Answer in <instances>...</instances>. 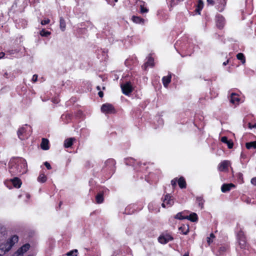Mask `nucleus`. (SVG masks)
<instances>
[{
	"label": "nucleus",
	"mask_w": 256,
	"mask_h": 256,
	"mask_svg": "<svg viewBox=\"0 0 256 256\" xmlns=\"http://www.w3.org/2000/svg\"><path fill=\"white\" fill-rule=\"evenodd\" d=\"M26 162L25 160L20 158L16 160L14 164L10 168V172L12 175H21L26 172Z\"/></svg>",
	"instance_id": "f257e3e1"
},
{
	"label": "nucleus",
	"mask_w": 256,
	"mask_h": 256,
	"mask_svg": "<svg viewBox=\"0 0 256 256\" xmlns=\"http://www.w3.org/2000/svg\"><path fill=\"white\" fill-rule=\"evenodd\" d=\"M18 238L16 236H12L6 244L0 246V256L8 252L12 246L18 242Z\"/></svg>",
	"instance_id": "f03ea898"
},
{
	"label": "nucleus",
	"mask_w": 256,
	"mask_h": 256,
	"mask_svg": "<svg viewBox=\"0 0 256 256\" xmlns=\"http://www.w3.org/2000/svg\"><path fill=\"white\" fill-rule=\"evenodd\" d=\"M32 134L31 127L27 124L20 127L17 132L18 138L21 140H24L30 137Z\"/></svg>",
	"instance_id": "7ed1b4c3"
},
{
	"label": "nucleus",
	"mask_w": 256,
	"mask_h": 256,
	"mask_svg": "<svg viewBox=\"0 0 256 256\" xmlns=\"http://www.w3.org/2000/svg\"><path fill=\"white\" fill-rule=\"evenodd\" d=\"M101 111L105 114H112L116 112L114 106L110 104L106 103L103 104L101 106Z\"/></svg>",
	"instance_id": "20e7f679"
},
{
	"label": "nucleus",
	"mask_w": 256,
	"mask_h": 256,
	"mask_svg": "<svg viewBox=\"0 0 256 256\" xmlns=\"http://www.w3.org/2000/svg\"><path fill=\"white\" fill-rule=\"evenodd\" d=\"M239 245L242 249H246L247 247L246 238L242 232H240L238 234Z\"/></svg>",
	"instance_id": "39448f33"
},
{
	"label": "nucleus",
	"mask_w": 256,
	"mask_h": 256,
	"mask_svg": "<svg viewBox=\"0 0 256 256\" xmlns=\"http://www.w3.org/2000/svg\"><path fill=\"white\" fill-rule=\"evenodd\" d=\"M120 86L123 94L125 95H128L133 90L130 82H126L124 84H122Z\"/></svg>",
	"instance_id": "423d86ee"
},
{
	"label": "nucleus",
	"mask_w": 256,
	"mask_h": 256,
	"mask_svg": "<svg viewBox=\"0 0 256 256\" xmlns=\"http://www.w3.org/2000/svg\"><path fill=\"white\" fill-rule=\"evenodd\" d=\"M230 162L228 160H224L218 166V170L220 172H226L228 170V167L230 166Z\"/></svg>",
	"instance_id": "0eeeda50"
},
{
	"label": "nucleus",
	"mask_w": 256,
	"mask_h": 256,
	"mask_svg": "<svg viewBox=\"0 0 256 256\" xmlns=\"http://www.w3.org/2000/svg\"><path fill=\"white\" fill-rule=\"evenodd\" d=\"M174 201L171 198V196L169 194H166L165 196L164 199L163 200V203L162 206L163 208L169 207L173 205Z\"/></svg>",
	"instance_id": "6e6552de"
},
{
	"label": "nucleus",
	"mask_w": 256,
	"mask_h": 256,
	"mask_svg": "<svg viewBox=\"0 0 256 256\" xmlns=\"http://www.w3.org/2000/svg\"><path fill=\"white\" fill-rule=\"evenodd\" d=\"M30 245L28 244H26L22 246L21 248H18L15 253L16 256H22L24 253L26 252L30 248Z\"/></svg>",
	"instance_id": "1a4fd4ad"
},
{
	"label": "nucleus",
	"mask_w": 256,
	"mask_h": 256,
	"mask_svg": "<svg viewBox=\"0 0 256 256\" xmlns=\"http://www.w3.org/2000/svg\"><path fill=\"white\" fill-rule=\"evenodd\" d=\"M216 24L219 28H222L225 24L224 18L220 14H218L216 18Z\"/></svg>",
	"instance_id": "9d476101"
},
{
	"label": "nucleus",
	"mask_w": 256,
	"mask_h": 256,
	"mask_svg": "<svg viewBox=\"0 0 256 256\" xmlns=\"http://www.w3.org/2000/svg\"><path fill=\"white\" fill-rule=\"evenodd\" d=\"M173 239L170 235L160 236L158 238V242L162 244H166Z\"/></svg>",
	"instance_id": "9b49d317"
},
{
	"label": "nucleus",
	"mask_w": 256,
	"mask_h": 256,
	"mask_svg": "<svg viewBox=\"0 0 256 256\" xmlns=\"http://www.w3.org/2000/svg\"><path fill=\"white\" fill-rule=\"evenodd\" d=\"M227 0H218V4L216 6V9L220 12H222L224 10Z\"/></svg>",
	"instance_id": "f8f14e48"
},
{
	"label": "nucleus",
	"mask_w": 256,
	"mask_h": 256,
	"mask_svg": "<svg viewBox=\"0 0 256 256\" xmlns=\"http://www.w3.org/2000/svg\"><path fill=\"white\" fill-rule=\"evenodd\" d=\"M230 102L234 104H238L240 102V98L238 94L232 93L230 95Z\"/></svg>",
	"instance_id": "ddd939ff"
},
{
	"label": "nucleus",
	"mask_w": 256,
	"mask_h": 256,
	"mask_svg": "<svg viewBox=\"0 0 256 256\" xmlns=\"http://www.w3.org/2000/svg\"><path fill=\"white\" fill-rule=\"evenodd\" d=\"M234 188H235V186L232 184H224L221 187V190L222 192H226Z\"/></svg>",
	"instance_id": "4468645a"
},
{
	"label": "nucleus",
	"mask_w": 256,
	"mask_h": 256,
	"mask_svg": "<svg viewBox=\"0 0 256 256\" xmlns=\"http://www.w3.org/2000/svg\"><path fill=\"white\" fill-rule=\"evenodd\" d=\"M154 66V59L151 56H149L147 58V61L144 64V68L146 70L147 67H152Z\"/></svg>",
	"instance_id": "2eb2a0df"
},
{
	"label": "nucleus",
	"mask_w": 256,
	"mask_h": 256,
	"mask_svg": "<svg viewBox=\"0 0 256 256\" xmlns=\"http://www.w3.org/2000/svg\"><path fill=\"white\" fill-rule=\"evenodd\" d=\"M76 140L75 138H68L64 141V146L66 148H70L73 144L74 141Z\"/></svg>",
	"instance_id": "dca6fc26"
},
{
	"label": "nucleus",
	"mask_w": 256,
	"mask_h": 256,
	"mask_svg": "<svg viewBox=\"0 0 256 256\" xmlns=\"http://www.w3.org/2000/svg\"><path fill=\"white\" fill-rule=\"evenodd\" d=\"M221 141L227 144L229 148H232L233 147L234 143L232 140H228L227 137L222 136L221 138Z\"/></svg>",
	"instance_id": "f3484780"
},
{
	"label": "nucleus",
	"mask_w": 256,
	"mask_h": 256,
	"mask_svg": "<svg viewBox=\"0 0 256 256\" xmlns=\"http://www.w3.org/2000/svg\"><path fill=\"white\" fill-rule=\"evenodd\" d=\"M171 78V74H169V75H168V76H165L162 78V81L164 87L166 88L168 84L170 82Z\"/></svg>",
	"instance_id": "a211bd4d"
},
{
	"label": "nucleus",
	"mask_w": 256,
	"mask_h": 256,
	"mask_svg": "<svg viewBox=\"0 0 256 256\" xmlns=\"http://www.w3.org/2000/svg\"><path fill=\"white\" fill-rule=\"evenodd\" d=\"M41 148L43 150H48L49 149V142L46 138H42L41 143Z\"/></svg>",
	"instance_id": "6ab92c4d"
},
{
	"label": "nucleus",
	"mask_w": 256,
	"mask_h": 256,
	"mask_svg": "<svg viewBox=\"0 0 256 256\" xmlns=\"http://www.w3.org/2000/svg\"><path fill=\"white\" fill-rule=\"evenodd\" d=\"M186 218L192 222H196L198 220V217L196 213L193 212L186 216Z\"/></svg>",
	"instance_id": "aec40b11"
},
{
	"label": "nucleus",
	"mask_w": 256,
	"mask_h": 256,
	"mask_svg": "<svg viewBox=\"0 0 256 256\" xmlns=\"http://www.w3.org/2000/svg\"><path fill=\"white\" fill-rule=\"evenodd\" d=\"M6 234V228L0 224V240H3Z\"/></svg>",
	"instance_id": "412c9836"
},
{
	"label": "nucleus",
	"mask_w": 256,
	"mask_h": 256,
	"mask_svg": "<svg viewBox=\"0 0 256 256\" xmlns=\"http://www.w3.org/2000/svg\"><path fill=\"white\" fill-rule=\"evenodd\" d=\"M132 20L136 24H144V20L137 16H133Z\"/></svg>",
	"instance_id": "4be33fe9"
},
{
	"label": "nucleus",
	"mask_w": 256,
	"mask_h": 256,
	"mask_svg": "<svg viewBox=\"0 0 256 256\" xmlns=\"http://www.w3.org/2000/svg\"><path fill=\"white\" fill-rule=\"evenodd\" d=\"M12 183L15 188H19L22 185V182L18 178H14L12 180Z\"/></svg>",
	"instance_id": "5701e85b"
},
{
	"label": "nucleus",
	"mask_w": 256,
	"mask_h": 256,
	"mask_svg": "<svg viewBox=\"0 0 256 256\" xmlns=\"http://www.w3.org/2000/svg\"><path fill=\"white\" fill-rule=\"evenodd\" d=\"M178 184L181 188H186V182L183 177H180L178 180Z\"/></svg>",
	"instance_id": "b1692460"
},
{
	"label": "nucleus",
	"mask_w": 256,
	"mask_h": 256,
	"mask_svg": "<svg viewBox=\"0 0 256 256\" xmlns=\"http://www.w3.org/2000/svg\"><path fill=\"white\" fill-rule=\"evenodd\" d=\"M66 24L65 20L62 17H60V29L62 31H64L66 30Z\"/></svg>",
	"instance_id": "393cba45"
},
{
	"label": "nucleus",
	"mask_w": 256,
	"mask_h": 256,
	"mask_svg": "<svg viewBox=\"0 0 256 256\" xmlns=\"http://www.w3.org/2000/svg\"><path fill=\"white\" fill-rule=\"evenodd\" d=\"M204 6V3L202 0H198V4L196 5V11L198 14H200V12Z\"/></svg>",
	"instance_id": "a878e982"
},
{
	"label": "nucleus",
	"mask_w": 256,
	"mask_h": 256,
	"mask_svg": "<svg viewBox=\"0 0 256 256\" xmlns=\"http://www.w3.org/2000/svg\"><path fill=\"white\" fill-rule=\"evenodd\" d=\"M246 148L250 150L252 148H256V141L250 142H246Z\"/></svg>",
	"instance_id": "bb28decb"
},
{
	"label": "nucleus",
	"mask_w": 256,
	"mask_h": 256,
	"mask_svg": "<svg viewBox=\"0 0 256 256\" xmlns=\"http://www.w3.org/2000/svg\"><path fill=\"white\" fill-rule=\"evenodd\" d=\"M96 201L98 204H101L103 202L104 197L102 193H98L96 197Z\"/></svg>",
	"instance_id": "cd10ccee"
},
{
	"label": "nucleus",
	"mask_w": 256,
	"mask_h": 256,
	"mask_svg": "<svg viewBox=\"0 0 256 256\" xmlns=\"http://www.w3.org/2000/svg\"><path fill=\"white\" fill-rule=\"evenodd\" d=\"M204 200L200 196L196 198V202L198 204V206L201 209L204 208Z\"/></svg>",
	"instance_id": "c85d7f7f"
},
{
	"label": "nucleus",
	"mask_w": 256,
	"mask_h": 256,
	"mask_svg": "<svg viewBox=\"0 0 256 256\" xmlns=\"http://www.w3.org/2000/svg\"><path fill=\"white\" fill-rule=\"evenodd\" d=\"M236 58L238 60H240L242 64L246 62V58L244 54L242 53H238L236 55Z\"/></svg>",
	"instance_id": "c756f323"
},
{
	"label": "nucleus",
	"mask_w": 256,
	"mask_h": 256,
	"mask_svg": "<svg viewBox=\"0 0 256 256\" xmlns=\"http://www.w3.org/2000/svg\"><path fill=\"white\" fill-rule=\"evenodd\" d=\"M38 180L40 182H44L46 180V177L44 174L41 173L38 178Z\"/></svg>",
	"instance_id": "7c9ffc66"
},
{
	"label": "nucleus",
	"mask_w": 256,
	"mask_h": 256,
	"mask_svg": "<svg viewBox=\"0 0 256 256\" xmlns=\"http://www.w3.org/2000/svg\"><path fill=\"white\" fill-rule=\"evenodd\" d=\"M145 2H143L142 4H140V10L142 14L146 13L148 12V9L145 7Z\"/></svg>",
	"instance_id": "2f4dec72"
},
{
	"label": "nucleus",
	"mask_w": 256,
	"mask_h": 256,
	"mask_svg": "<svg viewBox=\"0 0 256 256\" xmlns=\"http://www.w3.org/2000/svg\"><path fill=\"white\" fill-rule=\"evenodd\" d=\"M40 34L42 36L47 37L50 34V32L46 31L44 29H42L40 31Z\"/></svg>",
	"instance_id": "473e14b6"
},
{
	"label": "nucleus",
	"mask_w": 256,
	"mask_h": 256,
	"mask_svg": "<svg viewBox=\"0 0 256 256\" xmlns=\"http://www.w3.org/2000/svg\"><path fill=\"white\" fill-rule=\"evenodd\" d=\"M78 253V251L76 249L70 251L66 254L68 256H76Z\"/></svg>",
	"instance_id": "72a5a7b5"
},
{
	"label": "nucleus",
	"mask_w": 256,
	"mask_h": 256,
	"mask_svg": "<svg viewBox=\"0 0 256 256\" xmlns=\"http://www.w3.org/2000/svg\"><path fill=\"white\" fill-rule=\"evenodd\" d=\"M179 230H180L184 234H186L189 230L188 226H184V227H180L179 228Z\"/></svg>",
	"instance_id": "f704fd0d"
},
{
	"label": "nucleus",
	"mask_w": 256,
	"mask_h": 256,
	"mask_svg": "<svg viewBox=\"0 0 256 256\" xmlns=\"http://www.w3.org/2000/svg\"><path fill=\"white\" fill-rule=\"evenodd\" d=\"M114 161L112 159L108 160L105 162V164L106 166H112L114 165Z\"/></svg>",
	"instance_id": "c9c22d12"
},
{
	"label": "nucleus",
	"mask_w": 256,
	"mask_h": 256,
	"mask_svg": "<svg viewBox=\"0 0 256 256\" xmlns=\"http://www.w3.org/2000/svg\"><path fill=\"white\" fill-rule=\"evenodd\" d=\"M19 52V50L17 49H11L7 51V52L8 53L10 54H17Z\"/></svg>",
	"instance_id": "e433bc0d"
},
{
	"label": "nucleus",
	"mask_w": 256,
	"mask_h": 256,
	"mask_svg": "<svg viewBox=\"0 0 256 256\" xmlns=\"http://www.w3.org/2000/svg\"><path fill=\"white\" fill-rule=\"evenodd\" d=\"M174 218L178 220H184L186 219V216H182V212H178V213L174 216Z\"/></svg>",
	"instance_id": "4c0bfd02"
},
{
	"label": "nucleus",
	"mask_w": 256,
	"mask_h": 256,
	"mask_svg": "<svg viewBox=\"0 0 256 256\" xmlns=\"http://www.w3.org/2000/svg\"><path fill=\"white\" fill-rule=\"evenodd\" d=\"M50 22V20L48 18L46 20H42L41 24L42 25H46V24H48Z\"/></svg>",
	"instance_id": "58836bf2"
},
{
	"label": "nucleus",
	"mask_w": 256,
	"mask_h": 256,
	"mask_svg": "<svg viewBox=\"0 0 256 256\" xmlns=\"http://www.w3.org/2000/svg\"><path fill=\"white\" fill-rule=\"evenodd\" d=\"M178 182L176 178H174L172 180L171 184L173 187H175L176 184V182Z\"/></svg>",
	"instance_id": "ea45409f"
},
{
	"label": "nucleus",
	"mask_w": 256,
	"mask_h": 256,
	"mask_svg": "<svg viewBox=\"0 0 256 256\" xmlns=\"http://www.w3.org/2000/svg\"><path fill=\"white\" fill-rule=\"evenodd\" d=\"M44 166H46V168L48 169V170H50L52 168V167L50 165V164L47 162H46L44 163Z\"/></svg>",
	"instance_id": "a19ab883"
},
{
	"label": "nucleus",
	"mask_w": 256,
	"mask_h": 256,
	"mask_svg": "<svg viewBox=\"0 0 256 256\" xmlns=\"http://www.w3.org/2000/svg\"><path fill=\"white\" fill-rule=\"evenodd\" d=\"M38 80V75L34 74L32 78V81L34 82H36Z\"/></svg>",
	"instance_id": "79ce46f5"
},
{
	"label": "nucleus",
	"mask_w": 256,
	"mask_h": 256,
	"mask_svg": "<svg viewBox=\"0 0 256 256\" xmlns=\"http://www.w3.org/2000/svg\"><path fill=\"white\" fill-rule=\"evenodd\" d=\"M251 184L254 186H256V177L252 178Z\"/></svg>",
	"instance_id": "37998d69"
},
{
	"label": "nucleus",
	"mask_w": 256,
	"mask_h": 256,
	"mask_svg": "<svg viewBox=\"0 0 256 256\" xmlns=\"http://www.w3.org/2000/svg\"><path fill=\"white\" fill-rule=\"evenodd\" d=\"M207 2L208 4H210L212 6H213L214 4V2L213 0H207Z\"/></svg>",
	"instance_id": "c03bdc74"
},
{
	"label": "nucleus",
	"mask_w": 256,
	"mask_h": 256,
	"mask_svg": "<svg viewBox=\"0 0 256 256\" xmlns=\"http://www.w3.org/2000/svg\"><path fill=\"white\" fill-rule=\"evenodd\" d=\"M248 128L250 129L252 128H256V124H254V125H252L250 123H248Z\"/></svg>",
	"instance_id": "a18cd8bd"
},
{
	"label": "nucleus",
	"mask_w": 256,
	"mask_h": 256,
	"mask_svg": "<svg viewBox=\"0 0 256 256\" xmlns=\"http://www.w3.org/2000/svg\"><path fill=\"white\" fill-rule=\"evenodd\" d=\"M207 242L208 245H210V244L212 242V240L210 238H208Z\"/></svg>",
	"instance_id": "49530a36"
},
{
	"label": "nucleus",
	"mask_w": 256,
	"mask_h": 256,
	"mask_svg": "<svg viewBox=\"0 0 256 256\" xmlns=\"http://www.w3.org/2000/svg\"><path fill=\"white\" fill-rule=\"evenodd\" d=\"M98 94L100 98H102L104 96V93L102 91H100L98 93Z\"/></svg>",
	"instance_id": "de8ad7c7"
},
{
	"label": "nucleus",
	"mask_w": 256,
	"mask_h": 256,
	"mask_svg": "<svg viewBox=\"0 0 256 256\" xmlns=\"http://www.w3.org/2000/svg\"><path fill=\"white\" fill-rule=\"evenodd\" d=\"M153 204H153L152 202H151V203H150V204H148V208H149V210H152V206H153Z\"/></svg>",
	"instance_id": "09e8293b"
},
{
	"label": "nucleus",
	"mask_w": 256,
	"mask_h": 256,
	"mask_svg": "<svg viewBox=\"0 0 256 256\" xmlns=\"http://www.w3.org/2000/svg\"><path fill=\"white\" fill-rule=\"evenodd\" d=\"M4 55H5V54L3 52H0V59L4 58Z\"/></svg>",
	"instance_id": "8fccbe9b"
},
{
	"label": "nucleus",
	"mask_w": 256,
	"mask_h": 256,
	"mask_svg": "<svg viewBox=\"0 0 256 256\" xmlns=\"http://www.w3.org/2000/svg\"><path fill=\"white\" fill-rule=\"evenodd\" d=\"M228 60L226 61L223 62L222 64L223 66H226L228 63Z\"/></svg>",
	"instance_id": "3c124183"
},
{
	"label": "nucleus",
	"mask_w": 256,
	"mask_h": 256,
	"mask_svg": "<svg viewBox=\"0 0 256 256\" xmlns=\"http://www.w3.org/2000/svg\"><path fill=\"white\" fill-rule=\"evenodd\" d=\"M220 250L222 252H224L226 250V248L224 247H221L220 248Z\"/></svg>",
	"instance_id": "603ef678"
},
{
	"label": "nucleus",
	"mask_w": 256,
	"mask_h": 256,
	"mask_svg": "<svg viewBox=\"0 0 256 256\" xmlns=\"http://www.w3.org/2000/svg\"><path fill=\"white\" fill-rule=\"evenodd\" d=\"M209 238H214V236L212 233L210 234V236Z\"/></svg>",
	"instance_id": "864d4df0"
},
{
	"label": "nucleus",
	"mask_w": 256,
	"mask_h": 256,
	"mask_svg": "<svg viewBox=\"0 0 256 256\" xmlns=\"http://www.w3.org/2000/svg\"><path fill=\"white\" fill-rule=\"evenodd\" d=\"M52 102H54V103H58V101L57 100H52Z\"/></svg>",
	"instance_id": "5fc2aeb1"
},
{
	"label": "nucleus",
	"mask_w": 256,
	"mask_h": 256,
	"mask_svg": "<svg viewBox=\"0 0 256 256\" xmlns=\"http://www.w3.org/2000/svg\"><path fill=\"white\" fill-rule=\"evenodd\" d=\"M241 157L242 158H245V156L242 153L241 154Z\"/></svg>",
	"instance_id": "6e6d98bb"
},
{
	"label": "nucleus",
	"mask_w": 256,
	"mask_h": 256,
	"mask_svg": "<svg viewBox=\"0 0 256 256\" xmlns=\"http://www.w3.org/2000/svg\"><path fill=\"white\" fill-rule=\"evenodd\" d=\"M238 176H239V178H241L242 177V174H238Z\"/></svg>",
	"instance_id": "4d7b16f0"
},
{
	"label": "nucleus",
	"mask_w": 256,
	"mask_h": 256,
	"mask_svg": "<svg viewBox=\"0 0 256 256\" xmlns=\"http://www.w3.org/2000/svg\"><path fill=\"white\" fill-rule=\"evenodd\" d=\"M26 197H27V198H30V194H26Z\"/></svg>",
	"instance_id": "13d9d810"
},
{
	"label": "nucleus",
	"mask_w": 256,
	"mask_h": 256,
	"mask_svg": "<svg viewBox=\"0 0 256 256\" xmlns=\"http://www.w3.org/2000/svg\"><path fill=\"white\" fill-rule=\"evenodd\" d=\"M96 88H97L98 90H100V86H97Z\"/></svg>",
	"instance_id": "bf43d9fd"
},
{
	"label": "nucleus",
	"mask_w": 256,
	"mask_h": 256,
	"mask_svg": "<svg viewBox=\"0 0 256 256\" xmlns=\"http://www.w3.org/2000/svg\"><path fill=\"white\" fill-rule=\"evenodd\" d=\"M183 256H188V254H186Z\"/></svg>",
	"instance_id": "052dcab7"
},
{
	"label": "nucleus",
	"mask_w": 256,
	"mask_h": 256,
	"mask_svg": "<svg viewBox=\"0 0 256 256\" xmlns=\"http://www.w3.org/2000/svg\"><path fill=\"white\" fill-rule=\"evenodd\" d=\"M88 256H98V254H96V255H94V256L89 255Z\"/></svg>",
	"instance_id": "680f3d73"
},
{
	"label": "nucleus",
	"mask_w": 256,
	"mask_h": 256,
	"mask_svg": "<svg viewBox=\"0 0 256 256\" xmlns=\"http://www.w3.org/2000/svg\"><path fill=\"white\" fill-rule=\"evenodd\" d=\"M126 164H128V162H126Z\"/></svg>",
	"instance_id": "e2e57ef3"
},
{
	"label": "nucleus",
	"mask_w": 256,
	"mask_h": 256,
	"mask_svg": "<svg viewBox=\"0 0 256 256\" xmlns=\"http://www.w3.org/2000/svg\"><path fill=\"white\" fill-rule=\"evenodd\" d=\"M130 160H134L132 158H130Z\"/></svg>",
	"instance_id": "0e129e2a"
},
{
	"label": "nucleus",
	"mask_w": 256,
	"mask_h": 256,
	"mask_svg": "<svg viewBox=\"0 0 256 256\" xmlns=\"http://www.w3.org/2000/svg\"><path fill=\"white\" fill-rule=\"evenodd\" d=\"M118 2V0H114V2Z\"/></svg>",
	"instance_id": "69168bd1"
},
{
	"label": "nucleus",
	"mask_w": 256,
	"mask_h": 256,
	"mask_svg": "<svg viewBox=\"0 0 256 256\" xmlns=\"http://www.w3.org/2000/svg\"><path fill=\"white\" fill-rule=\"evenodd\" d=\"M102 89H103V90H104V89H105V87H103V88H102Z\"/></svg>",
	"instance_id": "338daca9"
},
{
	"label": "nucleus",
	"mask_w": 256,
	"mask_h": 256,
	"mask_svg": "<svg viewBox=\"0 0 256 256\" xmlns=\"http://www.w3.org/2000/svg\"><path fill=\"white\" fill-rule=\"evenodd\" d=\"M28 256H31V255H28Z\"/></svg>",
	"instance_id": "774afa93"
}]
</instances>
